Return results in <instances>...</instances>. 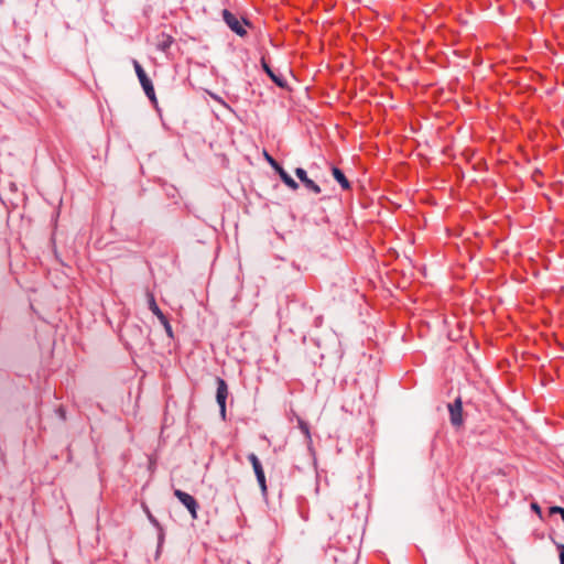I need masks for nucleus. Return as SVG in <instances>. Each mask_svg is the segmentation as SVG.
<instances>
[{
	"instance_id": "17",
	"label": "nucleus",
	"mask_w": 564,
	"mask_h": 564,
	"mask_svg": "<svg viewBox=\"0 0 564 564\" xmlns=\"http://www.w3.org/2000/svg\"><path fill=\"white\" fill-rule=\"evenodd\" d=\"M532 510H534L539 516H541V508L538 503L533 502L531 503Z\"/></svg>"
},
{
	"instance_id": "8",
	"label": "nucleus",
	"mask_w": 564,
	"mask_h": 564,
	"mask_svg": "<svg viewBox=\"0 0 564 564\" xmlns=\"http://www.w3.org/2000/svg\"><path fill=\"white\" fill-rule=\"evenodd\" d=\"M295 174L300 178V181L315 194L321 193V187L311 178L307 177L306 171L302 167L295 169Z\"/></svg>"
},
{
	"instance_id": "1",
	"label": "nucleus",
	"mask_w": 564,
	"mask_h": 564,
	"mask_svg": "<svg viewBox=\"0 0 564 564\" xmlns=\"http://www.w3.org/2000/svg\"><path fill=\"white\" fill-rule=\"evenodd\" d=\"M224 21L239 36H243L247 34V31L243 25H249V22L245 19L239 20V18L231 13L228 10L223 11Z\"/></svg>"
},
{
	"instance_id": "13",
	"label": "nucleus",
	"mask_w": 564,
	"mask_h": 564,
	"mask_svg": "<svg viewBox=\"0 0 564 564\" xmlns=\"http://www.w3.org/2000/svg\"><path fill=\"white\" fill-rule=\"evenodd\" d=\"M300 430L304 433L306 440H307V446L310 449H312V436L310 432L308 424L304 422L302 419L297 420Z\"/></svg>"
},
{
	"instance_id": "9",
	"label": "nucleus",
	"mask_w": 564,
	"mask_h": 564,
	"mask_svg": "<svg viewBox=\"0 0 564 564\" xmlns=\"http://www.w3.org/2000/svg\"><path fill=\"white\" fill-rule=\"evenodd\" d=\"M173 43V37L166 33H160L155 37V46L158 50L166 51Z\"/></svg>"
},
{
	"instance_id": "11",
	"label": "nucleus",
	"mask_w": 564,
	"mask_h": 564,
	"mask_svg": "<svg viewBox=\"0 0 564 564\" xmlns=\"http://www.w3.org/2000/svg\"><path fill=\"white\" fill-rule=\"evenodd\" d=\"M332 174H333L334 178L340 184L343 189H349L350 188V183H349V181L347 180V177L345 176V174L343 173L341 170H339L338 167L334 166L332 169Z\"/></svg>"
},
{
	"instance_id": "10",
	"label": "nucleus",
	"mask_w": 564,
	"mask_h": 564,
	"mask_svg": "<svg viewBox=\"0 0 564 564\" xmlns=\"http://www.w3.org/2000/svg\"><path fill=\"white\" fill-rule=\"evenodd\" d=\"M261 66L263 68V70L270 76V78L279 86V87H285L286 86V82L281 77V76H278L276 74H274V70H272L270 68V66L268 65V63L265 62L264 58L261 59Z\"/></svg>"
},
{
	"instance_id": "7",
	"label": "nucleus",
	"mask_w": 564,
	"mask_h": 564,
	"mask_svg": "<svg viewBox=\"0 0 564 564\" xmlns=\"http://www.w3.org/2000/svg\"><path fill=\"white\" fill-rule=\"evenodd\" d=\"M248 459L253 467L254 474L257 476V480L261 487L262 492H265L267 491L265 476H264V471H263V468H262V465H261L259 458L257 457L256 454L251 453V454H249Z\"/></svg>"
},
{
	"instance_id": "15",
	"label": "nucleus",
	"mask_w": 564,
	"mask_h": 564,
	"mask_svg": "<svg viewBox=\"0 0 564 564\" xmlns=\"http://www.w3.org/2000/svg\"><path fill=\"white\" fill-rule=\"evenodd\" d=\"M160 322L163 324V326H164V328H165L166 333H167L170 336H172V327H171V325H170V323H169L167 318L165 317L164 319H162V321H160Z\"/></svg>"
},
{
	"instance_id": "6",
	"label": "nucleus",
	"mask_w": 564,
	"mask_h": 564,
	"mask_svg": "<svg viewBox=\"0 0 564 564\" xmlns=\"http://www.w3.org/2000/svg\"><path fill=\"white\" fill-rule=\"evenodd\" d=\"M217 382V392H216V401L220 408V415L223 419L226 416V400L228 397V386L226 381L221 378L216 379Z\"/></svg>"
},
{
	"instance_id": "16",
	"label": "nucleus",
	"mask_w": 564,
	"mask_h": 564,
	"mask_svg": "<svg viewBox=\"0 0 564 564\" xmlns=\"http://www.w3.org/2000/svg\"><path fill=\"white\" fill-rule=\"evenodd\" d=\"M558 550H560V563L564 564V545L560 544Z\"/></svg>"
},
{
	"instance_id": "4",
	"label": "nucleus",
	"mask_w": 564,
	"mask_h": 564,
	"mask_svg": "<svg viewBox=\"0 0 564 564\" xmlns=\"http://www.w3.org/2000/svg\"><path fill=\"white\" fill-rule=\"evenodd\" d=\"M174 496L185 506L193 519H197L198 503L193 496L180 489L174 490Z\"/></svg>"
},
{
	"instance_id": "2",
	"label": "nucleus",
	"mask_w": 564,
	"mask_h": 564,
	"mask_svg": "<svg viewBox=\"0 0 564 564\" xmlns=\"http://www.w3.org/2000/svg\"><path fill=\"white\" fill-rule=\"evenodd\" d=\"M133 67L135 70V74L140 80V84L145 93V95L152 100H155V94H154V87L150 80V78L147 76L144 69L139 64L138 61H133Z\"/></svg>"
},
{
	"instance_id": "12",
	"label": "nucleus",
	"mask_w": 564,
	"mask_h": 564,
	"mask_svg": "<svg viewBox=\"0 0 564 564\" xmlns=\"http://www.w3.org/2000/svg\"><path fill=\"white\" fill-rule=\"evenodd\" d=\"M149 307L152 311V313L158 316L160 321L165 318V315L162 313L160 307L158 306L154 296L152 294L149 295Z\"/></svg>"
},
{
	"instance_id": "3",
	"label": "nucleus",
	"mask_w": 564,
	"mask_h": 564,
	"mask_svg": "<svg viewBox=\"0 0 564 564\" xmlns=\"http://www.w3.org/2000/svg\"><path fill=\"white\" fill-rule=\"evenodd\" d=\"M263 154L267 162L279 173L284 184L293 191L297 189L299 184L284 171V169L267 151H264Z\"/></svg>"
},
{
	"instance_id": "14",
	"label": "nucleus",
	"mask_w": 564,
	"mask_h": 564,
	"mask_svg": "<svg viewBox=\"0 0 564 564\" xmlns=\"http://www.w3.org/2000/svg\"><path fill=\"white\" fill-rule=\"evenodd\" d=\"M550 513L551 514L558 513L560 517L562 518L563 522H564V508L557 507V506L551 507L550 508Z\"/></svg>"
},
{
	"instance_id": "5",
	"label": "nucleus",
	"mask_w": 564,
	"mask_h": 564,
	"mask_svg": "<svg viewBox=\"0 0 564 564\" xmlns=\"http://www.w3.org/2000/svg\"><path fill=\"white\" fill-rule=\"evenodd\" d=\"M447 408L449 411L452 425L455 427H460L464 423L462 399L459 397L456 398L455 401L449 403Z\"/></svg>"
}]
</instances>
